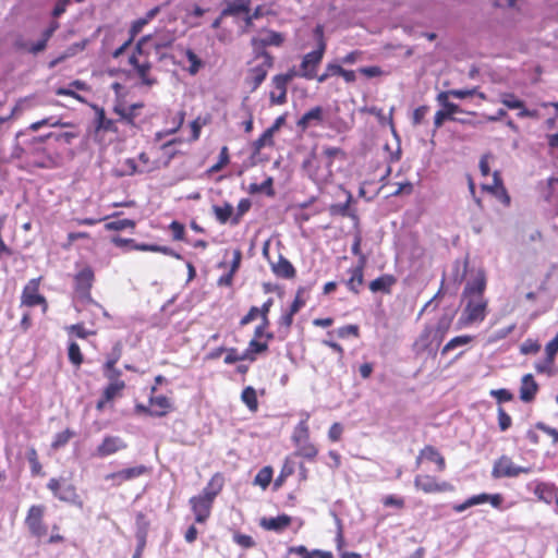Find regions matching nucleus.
Returning <instances> with one entry per match:
<instances>
[{"label": "nucleus", "mask_w": 558, "mask_h": 558, "mask_svg": "<svg viewBox=\"0 0 558 558\" xmlns=\"http://www.w3.org/2000/svg\"><path fill=\"white\" fill-rule=\"evenodd\" d=\"M145 37H149V39L145 40V46L150 45L153 48L156 49L157 52H159V50L162 48L171 46V44L174 40L173 36L169 34L161 37L159 34L156 33L154 35H146Z\"/></svg>", "instance_id": "nucleus-38"}, {"label": "nucleus", "mask_w": 558, "mask_h": 558, "mask_svg": "<svg viewBox=\"0 0 558 558\" xmlns=\"http://www.w3.org/2000/svg\"><path fill=\"white\" fill-rule=\"evenodd\" d=\"M293 473H294V466H293L292 462H290L289 459H286L279 475L277 476V478L274 482L275 489L280 488L284 484L287 478L289 476H291Z\"/></svg>", "instance_id": "nucleus-52"}, {"label": "nucleus", "mask_w": 558, "mask_h": 558, "mask_svg": "<svg viewBox=\"0 0 558 558\" xmlns=\"http://www.w3.org/2000/svg\"><path fill=\"white\" fill-rule=\"evenodd\" d=\"M485 502H487V494L486 493H482V494H478V495L471 496L470 498H468L462 504L454 505L452 507V509H453V511L460 513V512L465 511L470 507L482 505V504H485Z\"/></svg>", "instance_id": "nucleus-42"}, {"label": "nucleus", "mask_w": 558, "mask_h": 558, "mask_svg": "<svg viewBox=\"0 0 558 558\" xmlns=\"http://www.w3.org/2000/svg\"><path fill=\"white\" fill-rule=\"evenodd\" d=\"M310 439V427L307 424V418L302 420L298 423V425L294 428V433L292 435V440L295 445H300V442H303V440Z\"/></svg>", "instance_id": "nucleus-47"}, {"label": "nucleus", "mask_w": 558, "mask_h": 558, "mask_svg": "<svg viewBox=\"0 0 558 558\" xmlns=\"http://www.w3.org/2000/svg\"><path fill=\"white\" fill-rule=\"evenodd\" d=\"M269 325L270 320L260 319V323L254 329L252 339L262 340L264 338L263 341L270 342L275 338V335L274 332L267 330Z\"/></svg>", "instance_id": "nucleus-46"}, {"label": "nucleus", "mask_w": 558, "mask_h": 558, "mask_svg": "<svg viewBox=\"0 0 558 558\" xmlns=\"http://www.w3.org/2000/svg\"><path fill=\"white\" fill-rule=\"evenodd\" d=\"M541 350V343L536 339L527 338L520 345V353L523 355L536 354Z\"/></svg>", "instance_id": "nucleus-63"}, {"label": "nucleus", "mask_w": 558, "mask_h": 558, "mask_svg": "<svg viewBox=\"0 0 558 558\" xmlns=\"http://www.w3.org/2000/svg\"><path fill=\"white\" fill-rule=\"evenodd\" d=\"M140 160V173H148L157 170L159 168V163L157 160H150L148 154L141 153L138 155Z\"/></svg>", "instance_id": "nucleus-61"}, {"label": "nucleus", "mask_w": 558, "mask_h": 558, "mask_svg": "<svg viewBox=\"0 0 558 558\" xmlns=\"http://www.w3.org/2000/svg\"><path fill=\"white\" fill-rule=\"evenodd\" d=\"M146 39H149V37H142L129 56L128 63L132 70L128 72V75L137 77L141 85L151 87L156 85L158 81L151 74L153 64L148 53L144 50Z\"/></svg>", "instance_id": "nucleus-2"}, {"label": "nucleus", "mask_w": 558, "mask_h": 558, "mask_svg": "<svg viewBox=\"0 0 558 558\" xmlns=\"http://www.w3.org/2000/svg\"><path fill=\"white\" fill-rule=\"evenodd\" d=\"M558 353V339L554 337L545 347V359L543 362L536 364L535 368L538 373H547L554 365L556 355Z\"/></svg>", "instance_id": "nucleus-27"}, {"label": "nucleus", "mask_w": 558, "mask_h": 558, "mask_svg": "<svg viewBox=\"0 0 558 558\" xmlns=\"http://www.w3.org/2000/svg\"><path fill=\"white\" fill-rule=\"evenodd\" d=\"M274 145V133L271 130H265L263 134L253 142V150L258 154L265 146Z\"/></svg>", "instance_id": "nucleus-50"}, {"label": "nucleus", "mask_w": 558, "mask_h": 558, "mask_svg": "<svg viewBox=\"0 0 558 558\" xmlns=\"http://www.w3.org/2000/svg\"><path fill=\"white\" fill-rule=\"evenodd\" d=\"M13 47L17 51H23L32 54H37L45 50L44 41L38 40L36 43H31L25 40L22 36L15 38Z\"/></svg>", "instance_id": "nucleus-35"}, {"label": "nucleus", "mask_w": 558, "mask_h": 558, "mask_svg": "<svg viewBox=\"0 0 558 558\" xmlns=\"http://www.w3.org/2000/svg\"><path fill=\"white\" fill-rule=\"evenodd\" d=\"M241 400L251 412H253V413L257 412V410H258L257 393H256V390L252 386H247L242 390Z\"/></svg>", "instance_id": "nucleus-39"}, {"label": "nucleus", "mask_w": 558, "mask_h": 558, "mask_svg": "<svg viewBox=\"0 0 558 558\" xmlns=\"http://www.w3.org/2000/svg\"><path fill=\"white\" fill-rule=\"evenodd\" d=\"M342 70L343 68L341 66V64L329 62L326 64L325 71L317 76V82L324 83L331 76H341Z\"/></svg>", "instance_id": "nucleus-54"}, {"label": "nucleus", "mask_w": 558, "mask_h": 558, "mask_svg": "<svg viewBox=\"0 0 558 558\" xmlns=\"http://www.w3.org/2000/svg\"><path fill=\"white\" fill-rule=\"evenodd\" d=\"M125 388V383H108V385L102 390L105 400L113 401L114 399L122 397Z\"/></svg>", "instance_id": "nucleus-41"}, {"label": "nucleus", "mask_w": 558, "mask_h": 558, "mask_svg": "<svg viewBox=\"0 0 558 558\" xmlns=\"http://www.w3.org/2000/svg\"><path fill=\"white\" fill-rule=\"evenodd\" d=\"M71 123L69 122H62L61 119H58L56 117H48V118H45V119H41L39 121H36V122H33L31 125H29V130L33 131V132H36L38 130H40L41 128L44 126H51V128H57V126H60V128H66V126H70Z\"/></svg>", "instance_id": "nucleus-40"}, {"label": "nucleus", "mask_w": 558, "mask_h": 558, "mask_svg": "<svg viewBox=\"0 0 558 558\" xmlns=\"http://www.w3.org/2000/svg\"><path fill=\"white\" fill-rule=\"evenodd\" d=\"M148 403L155 417H163L173 410L171 400L166 396H154L151 393Z\"/></svg>", "instance_id": "nucleus-24"}, {"label": "nucleus", "mask_w": 558, "mask_h": 558, "mask_svg": "<svg viewBox=\"0 0 558 558\" xmlns=\"http://www.w3.org/2000/svg\"><path fill=\"white\" fill-rule=\"evenodd\" d=\"M225 486V476L222 473H215L207 485L203 488L199 495L213 500L215 502L216 497L222 492Z\"/></svg>", "instance_id": "nucleus-26"}, {"label": "nucleus", "mask_w": 558, "mask_h": 558, "mask_svg": "<svg viewBox=\"0 0 558 558\" xmlns=\"http://www.w3.org/2000/svg\"><path fill=\"white\" fill-rule=\"evenodd\" d=\"M95 281L94 269L89 265L82 267L73 277V289L76 298L82 301H92V288Z\"/></svg>", "instance_id": "nucleus-6"}, {"label": "nucleus", "mask_w": 558, "mask_h": 558, "mask_svg": "<svg viewBox=\"0 0 558 558\" xmlns=\"http://www.w3.org/2000/svg\"><path fill=\"white\" fill-rule=\"evenodd\" d=\"M365 260H366L365 256H362V263H360V265H357L356 267L350 269L351 276L345 284H347L348 289L354 294L360 293V289L364 282L363 269H364Z\"/></svg>", "instance_id": "nucleus-32"}, {"label": "nucleus", "mask_w": 558, "mask_h": 558, "mask_svg": "<svg viewBox=\"0 0 558 558\" xmlns=\"http://www.w3.org/2000/svg\"><path fill=\"white\" fill-rule=\"evenodd\" d=\"M298 447L295 454L303 457L307 460H314L318 454L317 447L308 440H303L300 445H295Z\"/></svg>", "instance_id": "nucleus-44"}, {"label": "nucleus", "mask_w": 558, "mask_h": 558, "mask_svg": "<svg viewBox=\"0 0 558 558\" xmlns=\"http://www.w3.org/2000/svg\"><path fill=\"white\" fill-rule=\"evenodd\" d=\"M230 162V154L228 146H222L218 156V160L209 169V173L221 171Z\"/></svg>", "instance_id": "nucleus-53"}, {"label": "nucleus", "mask_w": 558, "mask_h": 558, "mask_svg": "<svg viewBox=\"0 0 558 558\" xmlns=\"http://www.w3.org/2000/svg\"><path fill=\"white\" fill-rule=\"evenodd\" d=\"M500 102L508 109H518L519 118H538L537 110L526 109L524 101L519 99L513 93H502L500 95Z\"/></svg>", "instance_id": "nucleus-17"}, {"label": "nucleus", "mask_w": 558, "mask_h": 558, "mask_svg": "<svg viewBox=\"0 0 558 558\" xmlns=\"http://www.w3.org/2000/svg\"><path fill=\"white\" fill-rule=\"evenodd\" d=\"M381 504L384 507L389 508L393 507L398 510H402L405 507V500L401 496L397 495H387L381 499Z\"/></svg>", "instance_id": "nucleus-64"}, {"label": "nucleus", "mask_w": 558, "mask_h": 558, "mask_svg": "<svg viewBox=\"0 0 558 558\" xmlns=\"http://www.w3.org/2000/svg\"><path fill=\"white\" fill-rule=\"evenodd\" d=\"M283 43V37L280 33L270 31L264 37H253L251 40V46L253 48V52L269 53L266 51V47L268 46H280Z\"/></svg>", "instance_id": "nucleus-20"}, {"label": "nucleus", "mask_w": 558, "mask_h": 558, "mask_svg": "<svg viewBox=\"0 0 558 558\" xmlns=\"http://www.w3.org/2000/svg\"><path fill=\"white\" fill-rule=\"evenodd\" d=\"M96 113L94 121V134L95 137H98L100 133L112 132L118 133V126L116 120L107 118L105 109L98 106L93 107Z\"/></svg>", "instance_id": "nucleus-18"}, {"label": "nucleus", "mask_w": 558, "mask_h": 558, "mask_svg": "<svg viewBox=\"0 0 558 558\" xmlns=\"http://www.w3.org/2000/svg\"><path fill=\"white\" fill-rule=\"evenodd\" d=\"M396 283L397 278L393 275L384 274L372 280L368 284V288L373 293L381 292L384 294H390Z\"/></svg>", "instance_id": "nucleus-28"}, {"label": "nucleus", "mask_w": 558, "mask_h": 558, "mask_svg": "<svg viewBox=\"0 0 558 558\" xmlns=\"http://www.w3.org/2000/svg\"><path fill=\"white\" fill-rule=\"evenodd\" d=\"M533 493L538 500L549 505L554 501V498L558 493V487L553 483L537 482Z\"/></svg>", "instance_id": "nucleus-31"}, {"label": "nucleus", "mask_w": 558, "mask_h": 558, "mask_svg": "<svg viewBox=\"0 0 558 558\" xmlns=\"http://www.w3.org/2000/svg\"><path fill=\"white\" fill-rule=\"evenodd\" d=\"M269 350V342L251 339L246 349L243 351V357L248 362H255L258 355L265 354Z\"/></svg>", "instance_id": "nucleus-30"}, {"label": "nucleus", "mask_w": 558, "mask_h": 558, "mask_svg": "<svg viewBox=\"0 0 558 558\" xmlns=\"http://www.w3.org/2000/svg\"><path fill=\"white\" fill-rule=\"evenodd\" d=\"M482 189L490 192L495 196H499V192H500L502 194V203L507 206L510 204V196L502 183V179H501L499 171H495L493 173V184L492 185L484 184V185H482Z\"/></svg>", "instance_id": "nucleus-33"}, {"label": "nucleus", "mask_w": 558, "mask_h": 558, "mask_svg": "<svg viewBox=\"0 0 558 558\" xmlns=\"http://www.w3.org/2000/svg\"><path fill=\"white\" fill-rule=\"evenodd\" d=\"M54 137L57 142H64L66 144H71L74 138L77 137V133L74 132H63L60 134L49 133L46 136H39L34 138V143H43L47 138Z\"/></svg>", "instance_id": "nucleus-59"}, {"label": "nucleus", "mask_w": 558, "mask_h": 558, "mask_svg": "<svg viewBox=\"0 0 558 558\" xmlns=\"http://www.w3.org/2000/svg\"><path fill=\"white\" fill-rule=\"evenodd\" d=\"M414 487L425 494H437L452 492L453 485L446 481L439 482L436 476L428 474H417L414 477Z\"/></svg>", "instance_id": "nucleus-12"}, {"label": "nucleus", "mask_w": 558, "mask_h": 558, "mask_svg": "<svg viewBox=\"0 0 558 558\" xmlns=\"http://www.w3.org/2000/svg\"><path fill=\"white\" fill-rule=\"evenodd\" d=\"M423 460L434 462L438 472H444L446 470V460L434 446L426 445L420 450L415 459L416 466H420Z\"/></svg>", "instance_id": "nucleus-19"}, {"label": "nucleus", "mask_w": 558, "mask_h": 558, "mask_svg": "<svg viewBox=\"0 0 558 558\" xmlns=\"http://www.w3.org/2000/svg\"><path fill=\"white\" fill-rule=\"evenodd\" d=\"M192 512L195 517L196 523H205L211 515L214 501L202 496L195 495L189 500Z\"/></svg>", "instance_id": "nucleus-14"}, {"label": "nucleus", "mask_w": 558, "mask_h": 558, "mask_svg": "<svg viewBox=\"0 0 558 558\" xmlns=\"http://www.w3.org/2000/svg\"><path fill=\"white\" fill-rule=\"evenodd\" d=\"M136 227L135 220L132 219H120L107 222L105 225V229L108 231H121L124 229H131L134 230Z\"/></svg>", "instance_id": "nucleus-58"}, {"label": "nucleus", "mask_w": 558, "mask_h": 558, "mask_svg": "<svg viewBox=\"0 0 558 558\" xmlns=\"http://www.w3.org/2000/svg\"><path fill=\"white\" fill-rule=\"evenodd\" d=\"M324 121V109L320 106L313 107L305 112L296 122V126L301 131H306L311 126L322 124Z\"/></svg>", "instance_id": "nucleus-22"}, {"label": "nucleus", "mask_w": 558, "mask_h": 558, "mask_svg": "<svg viewBox=\"0 0 558 558\" xmlns=\"http://www.w3.org/2000/svg\"><path fill=\"white\" fill-rule=\"evenodd\" d=\"M294 315V313L287 310L281 314V316L277 320L278 330L282 332L284 336H287L290 332Z\"/></svg>", "instance_id": "nucleus-56"}, {"label": "nucleus", "mask_w": 558, "mask_h": 558, "mask_svg": "<svg viewBox=\"0 0 558 558\" xmlns=\"http://www.w3.org/2000/svg\"><path fill=\"white\" fill-rule=\"evenodd\" d=\"M26 458L29 463L32 474L34 476L40 475L41 471H43V466L39 461L37 450L34 447H31L27 450Z\"/></svg>", "instance_id": "nucleus-57"}, {"label": "nucleus", "mask_w": 558, "mask_h": 558, "mask_svg": "<svg viewBox=\"0 0 558 558\" xmlns=\"http://www.w3.org/2000/svg\"><path fill=\"white\" fill-rule=\"evenodd\" d=\"M46 510L44 505H32L24 519L29 534L37 539H41L48 534V525L45 522Z\"/></svg>", "instance_id": "nucleus-5"}, {"label": "nucleus", "mask_w": 558, "mask_h": 558, "mask_svg": "<svg viewBox=\"0 0 558 558\" xmlns=\"http://www.w3.org/2000/svg\"><path fill=\"white\" fill-rule=\"evenodd\" d=\"M213 213L217 221L221 225H226L228 221L232 222L233 218V206L230 203H225L223 205H214Z\"/></svg>", "instance_id": "nucleus-36"}, {"label": "nucleus", "mask_w": 558, "mask_h": 558, "mask_svg": "<svg viewBox=\"0 0 558 558\" xmlns=\"http://www.w3.org/2000/svg\"><path fill=\"white\" fill-rule=\"evenodd\" d=\"M472 340L473 337L470 335L457 336L444 345L441 349V354H447L449 351L456 349L457 347L469 344Z\"/></svg>", "instance_id": "nucleus-55"}, {"label": "nucleus", "mask_w": 558, "mask_h": 558, "mask_svg": "<svg viewBox=\"0 0 558 558\" xmlns=\"http://www.w3.org/2000/svg\"><path fill=\"white\" fill-rule=\"evenodd\" d=\"M123 353V344L121 341H117L112 348L110 353L106 357V362L104 363L108 367H111L112 365H117L120 361Z\"/></svg>", "instance_id": "nucleus-60"}, {"label": "nucleus", "mask_w": 558, "mask_h": 558, "mask_svg": "<svg viewBox=\"0 0 558 558\" xmlns=\"http://www.w3.org/2000/svg\"><path fill=\"white\" fill-rule=\"evenodd\" d=\"M144 107L143 102H136L129 107L125 106H114L113 112L119 117L118 121H121L132 128L137 126L136 118L138 116V111Z\"/></svg>", "instance_id": "nucleus-21"}, {"label": "nucleus", "mask_w": 558, "mask_h": 558, "mask_svg": "<svg viewBox=\"0 0 558 558\" xmlns=\"http://www.w3.org/2000/svg\"><path fill=\"white\" fill-rule=\"evenodd\" d=\"M110 242L120 248H124L128 251H142V252H153V253H161L163 255L173 257L175 259H181L182 256L172 250L169 246L158 245V244H147V243H136L133 239H125L120 235H113L110 239Z\"/></svg>", "instance_id": "nucleus-4"}, {"label": "nucleus", "mask_w": 558, "mask_h": 558, "mask_svg": "<svg viewBox=\"0 0 558 558\" xmlns=\"http://www.w3.org/2000/svg\"><path fill=\"white\" fill-rule=\"evenodd\" d=\"M486 287L487 277L483 269H478L465 283L461 294V302L464 306L458 319L459 329L480 325L486 319L489 304L485 296Z\"/></svg>", "instance_id": "nucleus-1"}, {"label": "nucleus", "mask_w": 558, "mask_h": 558, "mask_svg": "<svg viewBox=\"0 0 558 558\" xmlns=\"http://www.w3.org/2000/svg\"><path fill=\"white\" fill-rule=\"evenodd\" d=\"M271 271L279 278L292 279L296 275V270L291 262L280 255L278 262L270 263Z\"/></svg>", "instance_id": "nucleus-29"}, {"label": "nucleus", "mask_w": 558, "mask_h": 558, "mask_svg": "<svg viewBox=\"0 0 558 558\" xmlns=\"http://www.w3.org/2000/svg\"><path fill=\"white\" fill-rule=\"evenodd\" d=\"M538 392V384L532 374H526L521 379L520 400L524 403L532 402Z\"/></svg>", "instance_id": "nucleus-23"}, {"label": "nucleus", "mask_w": 558, "mask_h": 558, "mask_svg": "<svg viewBox=\"0 0 558 558\" xmlns=\"http://www.w3.org/2000/svg\"><path fill=\"white\" fill-rule=\"evenodd\" d=\"M274 61L270 53L254 52V57L247 62L248 68L244 77V84L251 93L257 90L266 80L269 70L274 66Z\"/></svg>", "instance_id": "nucleus-3"}, {"label": "nucleus", "mask_w": 558, "mask_h": 558, "mask_svg": "<svg viewBox=\"0 0 558 558\" xmlns=\"http://www.w3.org/2000/svg\"><path fill=\"white\" fill-rule=\"evenodd\" d=\"M128 448L126 441L120 436L107 435L96 447L95 456L106 458Z\"/></svg>", "instance_id": "nucleus-15"}, {"label": "nucleus", "mask_w": 558, "mask_h": 558, "mask_svg": "<svg viewBox=\"0 0 558 558\" xmlns=\"http://www.w3.org/2000/svg\"><path fill=\"white\" fill-rule=\"evenodd\" d=\"M40 281L41 277L33 278L25 284L21 295V305L27 307L39 305L43 307V311L46 312L48 303L46 298L39 292Z\"/></svg>", "instance_id": "nucleus-10"}, {"label": "nucleus", "mask_w": 558, "mask_h": 558, "mask_svg": "<svg viewBox=\"0 0 558 558\" xmlns=\"http://www.w3.org/2000/svg\"><path fill=\"white\" fill-rule=\"evenodd\" d=\"M185 56L187 58V61L190 62V66L187 69L189 73L191 75L197 74L199 72L201 68L203 66L202 60L198 58V56L192 49H187L185 51Z\"/></svg>", "instance_id": "nucleus-62"}, {"label": "nucleus", "mask_w": 558, "mask_h": 558, "mask_svg": "<svg viewBox=\"0 0 558 558\" xmlns=\"http://www.w3.org/2000/svg\"><path fill=\"white\" fill-rule=\"evenodd\" d=\"M33 159L31 165L39 169H54L63 163V157L60 153L50 151L48 148H34L31 151Z\"/></svg>", "instance_id": "nucleus-11"}, {"label": "nucleus", "mask_w": 558, "mask_h": 558, "mask_svg": "<svg viewBox=\"0 0 558 558\" xmlns=\"http://www.w3.org/2000/svg\"><path fill=\"white\" fill-rule=\"evenodd\" d=\"M352 202V195L351 193L348 194V199L343 204H335L330 206V214L331 215H338L342 217H350L354 220H357V216L355 213L350 211V204Z\"/></svg>", "instance_id": "nucleus-43"}, {"label": "nucleus", "mask_w": 558, "mask_h": 558, "mask_svg": "<svg viewBox=\"0 0 558 558\" xmlns=\"http://www.w3.org/2000/svg\"><path fill=\"white\" fill-rule=\"evenodd\" d=\"M532 470V466L517 465L510 457L502 454L494 462L492 476L494 478L517 477L520 474H529Z\"/></svg>", "instance_id": "nucleus-9"}, {"label": "nucleus", "mask_w": 558, "mask_h": 558, "mask_svg": "<svg viewBox=\"0 0 558 558\" xmlns=\"http://www.w3.org/2000/svg\"><path fill=\"white\" fill-rule=\"evenodd\" d=\"M274 180L271 177H268L263 183H251L248 186V192L252 194L265 192L268 196H274Z\"/></svg>", "instance_id": "nucleus-49"}, {"label": "nucleus", "mask_w": 558, "mask_h": 558, "mask_svg": "<svg viewBox=\"0 0 558 558\" xmlns=\"http://www.w3.org/2000/svg\"><path fill=\"white\" fill-rule=\"evenodd\" d=\"M292 518L288 514H280L278 517L262 518L259 525L266 531L282 532L290 526Z\"/></svg>", "instance_id": "nucleus-25"}, {"label": "nucleus", "mask_w": 558, "mask_h": 558, "mask_svg": "<svg viewBox=\"0 0 558 558\" xmlns=\"http://www.w3.org/2000/svg\"><path fill=\"white\" fill-rule=\"evenodd\" d=\"M149 472V469L145 465H136L126 468L117 472H112L106 475L107 481H113L116 485H121L124 482L132 481L141 477Z\"/></svg>", "instance_id": "nucleus-16"}, {"label": "nucleus", "mask_w": 558, "mask_h": 558, "mask_svg": "<svg viewBox=\"0 0 558 558\" xmlns=\"http://www.w3.org/2000/svg\"><path fill=\"white\" fill-rule=\"evenodd\" d=\"M251 11L250 1L236 0L229 3L222 10V16L239 15L242 13L248 14Z\"/></svg>", "instance_id": "nucleus-37"}, {"label": "nucleus", "mask_w": 558, "mask_h": 558, "mask_svg": "<svg viewBox=\"0 0 558 558\" xmlns=\"http://www.w3.org/2000/svg\"><path fill=\"white\" fill-rule=\"evenodd\" d=\"M299 73L294 71V69H290L287 73L277 74L272 76L271 84H276L279 89H282L281 95H278L275 99L280 102L284 100V93L288 90V84Z\"/></svg>", "instance_id": "nucleus-34"}, {"label": "nucleus", "mask_w": 558, "mask_h": 558, "mask_svg": "<svg viewBox=\"0 0 558 558\" xmlns=\"http://www.w3.org/2000/svg\"><path fill=\"white\" fill-rule=\"evenodd\" d=\"M274 470L271 466L262 468L254 478V484L266 489L272 481Z\"/></svg>", "instance_id": "nucleus-45"}, {"label": "nucleus", "mask_w": 558, "mask_h": 558, "mask_svg": "<svg viewBox=\"0 0 558 558\" xmlns=\"http://www.w3.org/2000/svg\"><path fill=\"white\" fill-rule=\"evenodd\" d=\"M452 316H449V315H442L438 322H437V325L435 327V329H433L434 331V336L436 338L439 339V341H441L446 333L449 331L450 327H451V324H452Z\"/></svg>", "instance_id": "nucleus-48"}, {"label": "nucleus", "mask_w": 558, "mask_h": 558, "mask_svg": "<svg viewBox=\"0 0 558 558\" xmlns=\"http://www.w3.org/2000/svg\"><path fill=\"white\" fill-rule=\"evenodd\" d=\"M68 357H69V361L75 367H80L83 364V362H84V356H83V353L81 351V348L74 341L69 343V347H68Z\"/></svg>", "instance_id": "nucleus-51"}, {"label": "nucleus", "mask_w": 558, "mask_h": 558, "mask_svg": "<svg viewBox=\"0 0 558 558\" xmlns=\"http://www.w3.org/2000/svg\"><path fill=\"white\" fill-rule=\"evenodd\" d=\"M47 488L60 501L69 504H78L80 506H82V501H78L80 496L74 485H64V483L61 480L52 477L47 483Z\"/></svg>", "instance_id": "nucleus-13"}, {"label": "nucleus", "mask_w": 558, "mask_h": 558, "mask_svg": "<svg viewBox=\"0 0 558 558\" xmlns=\"http://www.w3.org/2000/svg\"><path fill=\"white\" fill-rule=\"evenodd\" d=\"M326 51V41L320 40L317 49L306 53L302 62L300 64L299 76L304 77L306 80H317V68L320 64L323 57Z\"/></svg>", "instance_id": "nucleus-7"}, {"label": "nucleus", "mask_w": 558, "mask_h": 558, "mask_svg": "<svg viewBox=\"0 0 558 558\" xmlns=\"http://www.w3.org/2000/svg\"><path fill=\"white\" fill-rule=\"evenodd\" d=\"M303 169L316 183L327 182L332 177L330 165L326 163L323 157L315 154L303 161Z\"/></svg>", "instance_id": "nucleus-8"}]
</instances>
